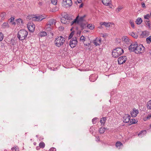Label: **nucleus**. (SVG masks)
Masks as SVG:
<instances>
[{"mask_svg":"<svg viewBox=\"0 0 151 151\" xmlns=\"http://www.w3.org/2000/svg\"><path fill=\"white\" fill-rule=\"evenodd\" d=\"M12 24H14V25H15L16 24V23L15 22H13L12 23Z\"/></svg>","mask_w":151,"mask_h":151,"instance_id":"58","label":"nucleus"},{"mask_svg":"<svg viewBox=\"0 0 151 151\" xmlns=\"http://www.w3.org/2000/svg\"><path fill=\"white\" fill-rule=\"evenodd\" d=\"M28 30L31 32L34 31L35 26L32 22H29L27 25Z\"/></svg>","mask_w":151,"mask_h":151,"instance_id":"9","label":"nucleus"},{"mask_svg":"<svg viewBox=\"0 0 151 151\" xmlns=\"http://www.w3.org/2000/svg\"><path fill=\"white\" fill-rule=\"evenodd\" d=\"M137 43L136 42L132 43L129 47V50L130 52H135Z\"/></svg>","mask_w":151,"mask_h":151,"instance_id":"7","label":"nucleus"},{"mask_svg":"<svg viewBox=\"0 0 151 151\" xmlns=\"http://www.w3.org/2000/svg\"><path fill=\"white\" fill-rule=\"evenodd\" d=\"M59 9V8L58 7H56L54 9V11H57Z\"/></svg>","mask_w":151,"mask_h":151,"instance_id":"48","label":"nucleus"},{"mask_svg":"<svg viewBox=\"0 0 151 151\" xmlns=\"http://www.w3.org/2000/svg\"><path fill=\"white\" fill-rule=\"evenodd\" d=\"M33 17V16L32 15H29L27 17V18L29 19H32V18Z\"/></svg>","mask_w":151,"mask_h":151,"instance_id":"42","label":"nucleus"},{"mask_svg":"<svg viewBox=\"0 0 151 151\" xmlns=\"http://www.w3.org/2000/svg\"><path fill=\"white\" fill-rule=\"evenodd\" d=\"M114 24L113 23H111L110 22L107 23L105 27L107 28L110 27H114Z\"/></svg>","mask_w":151,"mask_h":151,"instance_id":"21","label":"nucleus"},{"mask_svg":"<svg viewBox=\"0 0 151 151\" xmlns=\"http://www.w3.org/2000/svg\"><path fill=\"white\" fill-rule=\"evenodd\" d=\"M65 42V39L62 36H60L56 37L55 40V44L56 46L60 47L63 45Z\"/></svg>","mask_w":151,"mask_h":151,"instance_id":"1","label":"nucleus"},{"mask_svg":"<svg viewBox=\"0 0 151 151\" xmlns=\"http://www.w3.org/2000/svg\"><path fill=\"white\" fill-rule=\"evenodd\" d=\"M106 120V117H103L102 118H101L100 121V122L101 123V124H104Z\"/></svg>","mask_w":151,"mask_h":151,"instance_id":"28","label":"nucleus"},{"mask_svg":"<svg viewBox=\"0 0 151 151\" xmlns=\"http://www.w3.org/2000/svg\"><path fill=\"white\" fill-rule=\"evenodd\" d=\"M15 149V147H13L12 148V150H13Z\"/></svg>","mask_w":151,"mask_h":151,"instance_id":"59","label":"nucleus"},{"mask_svg":"<svg viewBox=\"0 0 151 151\" xmlns=\"http://www.w3.org/2000/svg\"><path fill=\"white\" fill-rule=\"evenodd\" d=\"M142 22V19L140 17L138 18L135 21L136 23L137 24H141Z\"/></svg>","mask_w":151,"mask_h":151,"instance_id":"23","label":"nucleus"},{"mask_svg":"<svg viewBox=\"0 0 151 151\" xmlns=\"http://www.w3.org/2000/svg\"><path fill=\"white\" fill-rule=\"evenodd\" d=\"M107 22H104V24L103 25H104L105 26L106 25V24L107 23Z\"/></svg>","mask_w":151,"mask_h":151,"instance_id":"55","label":"nucleus"},{"mask_svg":"<svg viewBox=\"0 0 151 151\" xmlns=\"http://www.w3.org/2000/svg\"><path fill=\"white\" fill-rule=\"evenodd\" d=\"M142 6L143 7H145V4L144 3H142Z\"/></svg>","mask_w":151,"mask_h":151,"instance_id":"49","label":"nucleus"},{"mask_svg":"<svg viewBox=\"0 0 151 151\" xmlns=\"http://www.w3.org/2000/svg\"><path fill=\"white\" fill-rule=\"evenodd\" d=\"M86 27H87L89 29L92 30L95 27L93 25H92L91 24H89L86 26Z\"/></svg>","mask_w":151,"mask_h":151,"instance_id":"25","label":"nucleus"},{"mask_svg":"<svg viewBox=\"0 0 151 151\" xmlns=\"http://www.w3.org/2000/svg\"><path fill=\"white\" fill-rule=\"evenodd\" d=\"M53 29V27L50 25H48V24H46L45 27V29L46 31L47 32H50Z\"/></svg>","mask_w":151,"mask_h":151,"instance_id":"18","label":"nucleus"},{"mask_svg":"<svg viewBox=\"0 0 151 151\" xmlns=\"http://www.w3.org/2000/svg\"><path fill=\"white\" fill-rule=\"evenodd\" d=\"M146 131H142L141 132H140L139 134H138V136L141 137H142L143 136L141 135H144V134H143V132H145Z\"/></svg>","mask_w":151,"mask_h":151,"instance_id":"34","label":"nucleus"},{"mask_svg":"<svg viewBox=\"0 0 151 151\" xmlns=\"http://www.w3.org/2000/svg\"><path fill=\"white\" fill-rule=\"evenodd\" d=\"M122 145V144L120 142H117L116 144V147L119 148H120V147Z\"/></svg>","mask_w":151,"mask_h":151,"instance_id":"27","label":"nucleus"},{"mask_svg":"<svg viewBox=\"0 0 151 151\" xmlns=\"http://www.w3.org/2000/svg\"><path fill=\"white\" fill-rule=\"evenodd\" d=\"M151 118V114H149L146 117V119H149Z\"/></svg>","mask_w":151,"mask_h":151,"instance_id":"45","label":"nucleus"},{"mask_svg":"<svg viewBox=\"0 0 151 151\" xmlns=\"http://www.w3.org/2000/svg\"><path fill=\"white\" fill-rule=\"evenodd\" d=\"M147 107L148 109H151V100L147 102Z\"/></svg>","mask_w":151,"mask_h":151,"instance_id":"29","label":"nucleus"},{"mask_svg":"<svg viewBox=\"0 0 151 151\" xmlns=\"http://www.w3.org/2000/svg\"><path fill=\"white\" fill-rule=\"evenodd\" d=\"M51 3L54 5H56L57 3V0H50Z\"/></svg>","mask_w":151,"mask_h":151,"instance_id":"35","label":"nucleus"},{"mask_svg":"<svg viewBox=\"0 0 151 151\" xmlns=\"http://www.w3.org/2000/svg\"><path fill=\"white\" fill-rule=\"evenodd\" d=\"M77 1L78 2V3H81L82 0H77Z\"/></svg>","mask_w":151,"mask_h":151,"instance_id":"53","label":"nucleus"},{"mask_svg":"<svg viewBox=\"0 0 151 151\" xmlns=\"http://www.w3.org/2000/svg\"><path fill=\"white\" fill-rule=\"evenodd\" d=\"M105 36H106V35H104V34H103V37H105Z\"/></svg>","mask_w":151,"mask_h":151,"instance_id":"60","label":"nucleus"},{"mask_svg":"<svg viewBox=\"0 0 151 151\" xmlns=\"http://www.w3.org/2000/svg\"><path fill=\"white\" fill-rule=\"evenodd\" d=\"M72 5L71 0H63L62 6L66 8Z\"/></svg>","mask_w":151,"mask_h":151,"instance_id":"6","label":"nucleus"},{"mask_svg":"<svg viewBox=\"0 0 151 151\" xmlns=\"http://www.w3.org/2000/svg\"><path fill=\"white\" fill-rule=\"evenodd\" d=\"M139 113V111L135 108H134L133 111L131 112V114L132 117H135L137 115V114Z\"/></svg>","mask_w":151,"mask_h":151,"instance_id":"13","label":"nucleus"},{"mask_svg":"<svg viewBox=\"0 0 151 151\" xmlns=\"http://www.w3.org/2000/svg\"><path fill=\"white\" fill-rule=\"evenodd\" d=\"M44 18V17L42 16H34V15H33V17L32 18V21H41Z\"/></svg>","mask_w":151,"mask_h":151,"instance_id":"11","label":"nucleus"},{"mask_svg":"<svg viewBox=\"0 0 151 151\" xmlns=\"http://www.w3.org/2000/svg\"><path fill=\"white\" fill-rule=\"evenodd\" d=\"M135 52L137 54L140 53L144 52V47L141 44L138 45L137 44Z\"/></svg>","mask_w":151,"mask_h":151,"instance_id":"4","label":"nucleus"},{"mask_svg":"<svg viewBox=\"0 0 151 151\" xmlns=\"http://www.w3.org/2000/svg\"><path fill=\"white\" fill-rule=\"evenodd\" d=\"M99 29H102V28H103V27L101 26H100V27H99Z\"/></svg>","mask_w":151,"mask_h":151,"instance_id":"57","label":"nucleus"},{"mask_svg":"<svg viewBox=\"0 0 151 151\" xmlns=\"http://www.w3.org/2000/svg\"><path fill=\"white\" fill-rule=\"evenodd\" d=\"M81 27L82 29H83L86 27V24L84 23H82L81 24Z\"/></svg>","mask_w":151,"mask_h":151,"instance_id":"37","label":"nucleus"},{"mask_svg":"<svg viewBox=\"0 0 151 151\" xmlns=\"http://www.w3.org/2000/svg\"><path fill=\"white\" fill-rule=\"evenodd\" d=\"M146 41L148 43H150L151 42V36L147 37L146 39Z\"/></svg>","mask_w":151,"mask_h":151,"instance_id":"30","label":"nucleus"},{"mask_svg":"<svg viewBox=\"0 0 151 151\" xmlns=\"http://www.w3.org/2000/svg\"><path fill=\"white\" fill-rule=\"evenodd\" d=\"M85 39L86 38L83 36H82L80 38V40L82 41L83 42L85 41Z\"/></svg>","mask_w":151,"mask_h":151,"instance_id":"38","label":"nucleus"},{"mask_svg":"<svg viewBox=\"0 0 151 151\" xmlns=\"http://www.w3.org/2000/svg\"><path fill=\"white\" fill-rule=\"evenodd\" d=\"M144 32H143L142 33V35H144Z\"/></svg>","mask_w":151,"mask_h":151,"instance_id":"61","label":"nucleus"},{"mask_svg":"<svg viewBox=\"0 0 151 151\" xmlns=\"http://www.w3.org/2000/svg\"><path fill=\"white\" fill-rule=\"evenodd\" d=\"M74 32H72L70 34V35L69 37V39H70L73 37V35H74Z\"/></svg>","mask_w":151,"mask_h":151,"instance_id":"41","label":"nucleus"},{"mask_svg":"<svg viewBox=\"0 0 151 151\" xmlns=\"http://www.w3.org/2000/svg\"><path fill=\"white\" fill-rule=\"evenodd\" d=\"M14 19V18L12 17H11L9 19L10 22H12Z\"/></svg>","mask_w":151,"mask_h":151,"instance_id":"47","label":"nucleus"},{"mask_svg":"<svg viewBox=\"0 0 151 151\" xmlns=\"http://www.w3.org/2000/svg\"><path fill=\"white\" fill-rule=\"evenodd\" d=\"M4 38V35L3 34L0 32V42Z\"/></svg>","mask_w":151,"mask_h":151,"instance_id":"40","label":"nucleus"},{"mask_svg":"<svg viewBox=\"0 0 151 151\" xmlns=\"http://www.w3.org/2000/svg\"><path fill=\"white\" fill-rule=\"evenodd\" d=\"M16 21L17 23H19V24H22L23 23L22 20L21 19H17Z\"/></svg>","mask_w":151,"mask_h":151,"instance_id":"36","label":"nucleus"},{"mask_svg":"<svg viewBox=\"0 0 151 151\" xmlns=\"http://www.w3.org/2000/svg\"><path fill=\"white\" fill-rule=\"evenodd\" d=\"M150 127H151V124L150 125Z\"/></svg>","mask_w":151,"mask_h":151,"instance_id":"62","label":"nucleus"},{"mask_svg":"<svg viewBox=\"0 0 151 151\" xmlns=\"http://www.w3.org/2000/svg\"><path fill=\"white\" fill-rule=\"evenodd\" d=\"M122 41L125 44H129L130 43V40L129 38L126 36H124L122 38Z\"/></svg>","mask_w":151,"mask_h":151,"instance_id":"14","label":"nucleus"},{"mask_svg":"<svg viewBox=\"0 0 151 151\" xmlns=\"http://www.w3.org/2000/svg\"><path fill=\"white\" fill-rule=\"evenodd\" d=\"M103 24H104V22H101L100 23V24L101 25H103Z\"/></svg>","mask_w":151,"mask_h":151,"instance_id":"54","label":"nucleus"},{"mask_svg":"<svg viewBox=\"0 0 151 151\" xmlns=\"http://www.w3.org/2000/svg\"><path fill=\"white\" fill-rule=\"evenodd\" d=\"M129 34L130 35L136 39H137L138 37V35L136 33H135L133 32H131L129 33Z\"/></svg>","mask_w":151,"mask_h":151,"instance_id":"20","label":"nucleus"},{"mask_svg":"<svg viewBox=\"0 0 151 151\" xmlns=\"http://www.w3.org/2000/svg\"><path fill=\"white\" fill-rule=\"evenodd\" d=\"M6 15V14L5 12H2L1 14H0V17L1 18V21H2L4 19Z\"/></svg>","mask_w":151,"mask_h":151,"instance_id":"24","label":"nucleus"},{"mask_svg":"<svg viewBox=\"0 0 151 151\" xmlns=\"http://www.w3.org/2000/svg\"><path fill=\"white\" fill-rule=\"evenodd\" d=\"M55 20L54 19H51L47 22V24L53 27V26L55 25Z\"/></svg>","mask_w":151,"mask_h":151,"instance_id":"17","label":"nucleus"},{"mask_svg":"<svg viewBox=\"0 0 151 151\" xmlns=\"http://www.w3.org/2000/svg\"><path fill=\"white\" fill-rule=\"evenodd\" d=\"M2 27L4 28H8L9 27L8 24L7 22H4L2 25Z\"/></svg>","mask_w":151,"mask_h":151,"instance_id":"26","label":"nucleus"},{"mask_svg":"<svg viewBox=\"0 0 151 151\" xmlns=\"http://www.w3.org/2000/svg\"><path fill=\"white\" fill-rule=\"evenodd\" d=\"M103 4L106 6H108L111 4V0H102Z\"/></svg>","mask_w":151,"mask_h":151,"instance_id":"16","label":"nucleus"},{"mask_svg":"<svg viewBox=\"0 0 151 151\" xmlns=\"http://www.w3.org/2000/svg\"><path fill=\"white\" fill-rule=\"evenodd\" d=\"M83 4H81L79 6L80 7H82L83 6Z\"/></svg>","mask_w":151,"mask_h":151,"instance_id":"56","label":"nucleus"},{"mask_svg":"<svg viewBox=\"0 0 151 151\" xmlns=\"http://www.w3.org/2000/svg\"><path fill=\"white\" fill-rule=\"evenodd\" d=\"M94 45L96 46L100 45L101 43V40L100 38H96L93 41Z\"/></svg>","mask_w":151,"mask_h":151,"instance_id":"15","label":"nucleus"},{"mask_svg":"<svg viewBox=\"0 0 151 151\" xmlns=\"http://www.w3.org/2000/svg\"><path fill=\"white\" fill-rule=\"evenodd\" d=\"M122 7L121 6L119 7L118 8V11L119 12V10L121 9H122Z\"/></svg>","mask_w":151,"mask_h":151,"instance_id":"50","label":"nucleus"},{"mask_svg":"<svg viewBox=\"0 0 151 151\" xmlns=\"http://www.w3.org/2000/svg\"><path fill=\"white\" fill-rule=\"evenodd\" d=\"M86 17V15H85L79 18V16H78L72 22L71 25H73L74 23L78 24L79 22H81L83 21L84 20V18L85 17Z\"/></svg>","mask_w":151,"mask_h":151,"instance_id":"5","label":"nucleus"},{"mask_svg":"<svg viewBox=\"0 0 151 151\" xmlns=\"http://www.w3.org/2000/svg\"><path fill=\"white\" fill-rule=\"evenodd\" d=\"M56 149L54 147H52L50 150V151H56Z\"/></svg>","mask_w":151,"mask_h":151,"instance_id":"46","label":"nucleus"},{"mask_svg":"<svg viewBox=\"0 0 151 151\" xmlns=\"http://www.w3.org/2000/svg\"><path fill=\"white\" fill-rule=\"evenodd\" d=\"M137 121L136 120L134 119H132L130 120V122L132 123V124H135L137 123Z\"/></svg>","mask_w":151,"mask_h":151,"instance_id":"39","label":"nucleus"},{"mask_svg":"<svg viewBox=\"0 0 151 151\" xmlns=\"http://www.w3.org/2000/svg\"><path fill=\"white\" fill-rule=\"evenodd\" d=\"M105 130V129L104 128H101L99 130V132L101 133L102 134L104 133Z\"/></svg>","mask_w":151,"mask_h":151,"instance_id":"31","label":"nucleus"},{"mask_svg":"<svg viewBox=\"0 0 151 151\" xmlns=\"http://www.w3.org/2000/svg\"><path fill=\"white\" fill-rule=\"evenodd\" d=\"M124 52L123 50L120 47H117L114 49L112 52V55L114 58L119 56Z\"/></svg>","mask_w":151,"mask_h":151,"instance_id":"3","label":"nucleus"},{"mask_svg":"<svg viewBox=\"0 0 151 151\" xmlns=\"http://www.w3.org/2000/svg\"><path fill=\"white\" fill-rule=\"evenodd\" d=\"M129 23L130 24L131 27L132 28H134V23L133 21L132 20H130V21H129Z\"/></svg>","mask_w":151,"mask_h":151,"instance_id":"32","label":"nucleus"},{"mask_svg":"<svg viewBox=\"0 0 151 151\" xmlns=\"http://www.w3.org/2000/svg\"><path fill=\"white\" fill-rule=\"evenodd\" d=\"M15 151H18V148L17 147H15Z\"/></svg>","mask_w":151,"mask_h":151,"instance_id":"52","label":"nucleus"},{"mask_svg":"<svg viewBox=\"0 0 151 151\" xmlns=\"http://www.w3.org/2000/svg\"><path fill=\"white\" fill-rule=\"evenodd\" d=\"M127 60L126 57L125 56H121L118 59V63L119 64H123L125 63Z\"/></svg>","mask_w":151,"mask_h":151,"instance_id":"10","label":"nucleus"},{"mask_svg":"<svg viewBox=\"0 0 151 151\" xmlns=\"http://www.w3.org/2000/svg\"><path fill=\"white\" fill-rule=\"evenodd\" d=\"M67 17V15H65L64 16V17H62L61 19V22L63 24H65L67 21V20L66 19V18Z\"/></svg>","mask_w":151,"mask_h":151,"instance_id":"22","label":"nucleus"},{"mask_svg":"<svg viewBox=\"0 0 151 151\" xmlns=\"http://www.w3.org/2000/svg\"><path fill=\"white\" fill-rule=\"evenodd\" d=\"M130 118L131 117L129 115L125 114L123 118L124 122L125 123L128 122L130 120Z\"/></svg>","mask_w":151,"mask_h":151,"instance_id":"12","label":"nucleus"},{"mask_svg":"<svg viewBox=\"0 0 151 151\" xmlns=\"http://www.w3.org/2000/svg\"><path fill=\"white\" fill-rule=\"evenodd\" d=\"M146 22H147V24L148 25V26H150V23L149 21H146Z\"/></svg>","mask_w":151,"mask_h":151,"instance_id":"51","label":"nucleus"},{"mask_svg":"<svg viewBox=\"0 0 151 151\" xmlns=\"http://www.w3.org/2000/svg\"><path fill=\"white\" fill-rule=\"evenodd\" d=\"M39 145L40 148H43L45 147V144L43 142H41L39 144Z\"/></svg>","mask_w":151,"mask_h":151,"instance_id":"33","label":"nucleus"},{"mask_svg":"<svg viewBox=\"0 0 151 151\" xmlns=\"http://www.w3.org/2000/svg\"><path fill=\"white\" fill-rule=\"evenodd\" d=\"M150 17V16L149 14H147L144 16V18L145 19H148V18Z\"/></svg>","mask_w":151,"mask_h":151,"instance_id":"43","label":"nucleus"},{"mask_svg":"<svg viewBox=\"0 0 151 151\" xmlns=\"http://www.w3.org/2000/svg\"><path fill=\"white\" fill-rule=\"evenodd\" d=\"M97 119V118H94L92 120V122L93 123V124H95L96 122V121Z\"/></svg>","mask_w":151,"mask_h":151,"instance_id":"44","label":"nucleus"},{"mask_svg":"<svg viewBox=\"0 0 151 151\" xmlns=\"http://www.w3.org/2000/svg\"><path fill=\"white\" fill-rule=\"evenodd\" d=\"M28 34V32L25 30H20L18 33L17 37L20 40H23L27 37Z\"/></svg>","mask_w":151,"mask_h":151,"instance_id":"2","label":"nucleus"},{"mask_svg":"<svg viewBox=\"0 0 151 151\" xmlns=\"http://www.w3.org/2000/svg\"><path fill=\"white\" fill-rule=\"evenodd\" d=\"M39 35L40 36L42 37L46 36L47 35V33L46 32L42 31L39 33Z\"/></svg>","mask_w":151,"mask_h":151,"instance_id":"19","label":"nucleus"},{"mask_svg":"<svg viewBox=\"0 0 151 151\" xmlns=\"http://www.w3.org/2000/svg\"><path fill=\"white\" fill-rule=\"evenodd\" d=\"M77 43V41L76 37L73 38L70 41L69 45L71 48L75 47Z\"/></svg>","mask_w":151,"mask_h":151,"instance_id":"8","label":"nucleus"}]
</instances>
